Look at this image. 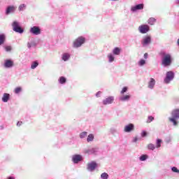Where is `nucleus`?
Segmentation results:
<instances>
[{"label":"nucleus","mask_w":179,"mask_h":179,"mask_svg":"<svg viewBox=\"0 0 179 179\" xmlns=\"http://www.w3.org/2000/svg\"><path fill=\"white\" fill-rule=\"evenodd\" d=\"M160 55L162 57V65L165 68L170 66L173 64V56H171V54L162 52Z\"/></svg>","instance_id":"nucleus-1"},{"label":"nucleus","mask_w":179,"mask_h":179,"mask_svg":"<svg viewBox=\"0 0 179 179\" xmlns=\"http://www.w3.org/2000/svg\"><path fill=\"white\" fill-rule=\"evenodd\" d=\"M169 120L174 127L177 126L178 124L177 120H179V109H174L171 112V117H169Z\"/></svg>","instance_id":"nucleus-2"},{"label":"nucleus","mask_w":179,"mask_h":179,"mask_svg":"<svg viewBox=\"0 0 179 179\" xmlns=\"http://www.w3.org/2000/svg\"><path fill=\"white\" fill-rule=\"evenodd\" d=\"M13 30L15 31V33H19L20 34H23L24 29L20 27V24L17 21H14L12 23Z\"/></svg>","instance_id":"nucleus-3"},{"label":"nucleus","mask_w":179,"mask_h":179,"mask_svg":"<svg viewBox=\"0 0 179 179\" xmlns=\"http://www.w3.org/2000/svg\"><path fill=\"white\" fill-rule=\"evenodd\" d=\"M152 44V36H145L143 37L141 40V45L142 47H149Z\"/></svg>","instance_id":"nucleus-4"},{"label":"nucleus","mask_w":179,"mask_h":179,"mask_svg":"<svg viewBox=\"0 0 179 179\" xmlns=\"http://www.w3.org/2000/svg\"><path fill=\"white\" fill-rule=\"evenodd\" d=\"M86 41V38L83 36L78 37L73 43L74 48H79V47L82 46V44H85Z\"/></svg>","instance_id":"nucleus-5"},{"label":"nucleus","mask_w":179,"mask_h":179,"mask_svg":"<svg viewBox=\"0 0 179 179\" xmlns=\"http://www.w3.org/2000/svg\"><path fill=\"white\" fill-rule=\"evenodd\" d=\"M175 74L173 71H170L166 72V77L164 80V83L169 85L174 79Z\"/></svg>","instance_id":"nucleus-6"},{"label":"nucleus","mask_w":179,"mask_h":179,"mask_svg":"<svg viewBox=\"0 0 179 179\" xmlns=\"http://www.w3.org/2000/svg\"><path fill=\"white\" fill-rule=\"evenodd\" d=\"M138 30L141 34H146L150 30V27L148 24H141L138 27Z\"/></svg>","instance_id":"nucleus-7"},{"label":"nucleus","mask_w":179,"mask_h":179,"mask_svg":"<svg viewBox=\"0 0 179 179\" xmlns=\"http://www.w3.org/2000/svg\"><path fill=\"white\" fill-rule=\"evenodd\" d=\"M29 31L34 36H38V34H41V29H40V27L38 26H34L31 27Z\"/></svg>","instance_id":"nucleus-8"},{"label":"nucleus","mask_w":179,"mask_h":179,"mask_svg":"<svg viewBox=\"0 0 179 179\" xmlns=\"http://www.w3.org/2000/svg\"><path fill=\"white\" fill-rule=\"evenodd\" d=\"M14 63L12 59H6L3 62V67L6 69H10V68H13Z\"/></svg>","instance_id":"nucleus-9"},{"label":"nucleus","mask_w":179,"mask_h":179,"mask_svg":"<svg viewBox=\"0 0 179 179\" xmlns=\"http://www.w3.org/2000/svg\"><path fill=\"white\" fill-rule=\"evenodd\" d=\"M114 103V96H110L102 101L103 106H108V104H113Z\"/></svg>","instance_id":"nucleus-10"},{"label":"nucleus","mask_w":179,"mask_h":179,"mask_svg":"<svg viewBox=\"0 0 179 179\" xmlns=\"http://www.w3.org/2000/svg\"><path fill=\"white\" fill-rule=\"evenodd\" d=\"M17 8V7H16L15 6H8L6 8L5 14L8 16V15H10V13L16 12Z\"/></svg>","instance_id":"nucleus-11"},{"label":"nucleus","mask_w":179,"mask_h":179,"mask_svg":"<svg viewBox=\"0 0 179 179\" xmlns=\"http://www.w3.org/2000/svg\"><path fill=\"white\" fill-rule=\"evenodd\" d=\"M82 160H83V157L80 155H74L72 157V162L74 164H78V163L82 162Z\"/></svg>","instance_id":"nucleus-12"},{"label":"nucleus","mask_w":179,"mask_h":179,"mask_svg":"<svg viewBox=\"0 0 179 179\" xmlns=\"http://www.w3.org/2000/svg\"><path fill=\"white\" fill-rule=\"evenodd\" d=\"M37 46V42H36V39L34 38H31L27 43L28 48H33Z\"/></svg>","instance_id":"nucleus-13"},{"label":"nucleus","mask_w":179,"mask_h":179,"mask_svg":"<svg viewBox=\"0 0 179 179\" xmlns=\"http://www.w3.org/2000/svg\"><path fill=\"white\" fill-rule=\"evenodd\" d=\"M85 153H86L87 155H97V153H99V148H89L85 151Z\"/></svg>","instance_id":"nucleus-14"},{"label":"nucleus","mask_w":179,"mask_h":179,"mask_svg":"<svg viewBox=\"0 0 179 179\" xmlns=\"http://www.w3.org/2000/svg\"><path fill=\"white\" fill-rule=\"evenodd\" d=\"M96 167H97V163L94 162H92L91 163L87 164V169L88 171H94Z\"/></svg>","instance_id":"nucleus-15"},{"label":"nucleus","mask_w":179,"mask_h":179,"mask_svg":"<svg viewBox=\"0 0 179 179\" xmlns=\"http://www.w3.org/2000/svg\"><path fill=\"white\" fill-rule=\"evenodd\" d=\"M143 3L136 4L131 8V12H136L137 10H142L143 9Z\"/></svg>","instance_id":"nucleus-16"},{"label":"nucleus","mask_w":179,"mask_h":179,"mask_svg":"<svg viewBox=\"0 0 179 179\" xmlns=\"http://www.w3.org/2000/svg\"><path fill=\"white\" fill-rule=\"evenodd\" d=\"M135 128V126L134 124L130 123L124 127V132H131V131H134V129Z\"/></svg>","instance_id":"nucleus-17"},{"label":"nucleus","mask_w":179,"mask_h":179,"mask_svg":"<svg viewBox=\"0 0 179 179\" xmlns=\"http://www.w3.org/2000/svg\"><path fill=\"white\" fill-rule=\"evenodd\" d=\"M9 100H10V94L4 93L1 98V101H3V103H8Z\"/></svg>","instance_id":"nucleus-18"},{"label":"nucleus","mask_w":179,"mask_h":179,"mask_svg":"<svg viewBox=\"0 0 179 179\" xmlns=\"http://www.w3.org/2000/svg\"><path fill=\"white\" fill-rule=\"evenodd\" d=\"M69 58H71V54L68 52H64L62 55V61H64V62H66V61H69Z\"/></svg>","instance_id":"nucleus-19"},{"label":"nucleus","mask_w":179,"mask_h":179,"mask_svg":"<svg viewBox=\"0 0 179 179\" xmlns=\"http://www.w3.org/2000/svg\"><path fill=\"white\" fill-rule=\"evenodd\" d=\"M120 101H129L131 100V95H122L119 97Z\"/></svg>","instance_id":"nucleus-20"},{"label":"nucleus","mask_w":179,"mask_h":179,"mask_svg":"<svg viewBox=\"0 0 179 179\" xmlns=\"http://www.w3.org/2000/svg\"><path fill=\"white\" fill-rule=\"evenodd\" d=\"M6 41V35L5 34H0V45H3Z\"/></svg>","instance_id":"nucleus-21"},{"label":"nucleus","mask_w":179,"mask_h":179,"mask_svg":"<svg viewBox=\"0 0 179 179\" xmlns=\"http://www.w3.org/2000/svg\"><path fill=\"white\" fill-rule=\"evenodd\" d=\"M155 85H156V80H155L154 78H150V80L148 83L149 89H153V87H155Z\"/></svg>","instance_id":"nucleus-22"},{"label":"nucleus","mask_w":179,"mask_h":179,"mask_svg":"<svg viewBox=\"0 0 179 179\" xmlns=\"http://www.w3.org/2000/svg\"><path fill=\"white\" fill-rule=\"evenodd\" d=\"M113 54H114V55H120V54H121V49L118 47L115 48L113 50Z\"/></svg>","instance_id":"nucleus-23"},{"label":"nucleus","mask_w":179,"mask_h":179,"mask_svg":"<svg viewBox=\"0 0 179 179\" xmlns=\"http://www.w3.org/2000/svg\"><path fill=\"white\" fill-rule=\"evenodd\" d=\"M58 82L60 85H65L66 83V78L61 76L59 78Z\"/></svg>","instance_id":"nucleus-24"},{"label":"nucleus","mask_w":179,"mask_h":179,"mask_svg":"<svg viewBox=\"0 0 179 179\" xmlns=\"http://www.w3.org/2000/svg\"><path fill=\"white\" fill-rule=\"evenodd\" d=\"M162 141L160 138H157L156 140V146H155V148H157V149H159V148H162Z\"/></svg>","instance_id":"nucleus-25"},{"label":"nucleus","mask_w":179,"mask_h":179,"mask_svg":"<svg viewBox=\"0 0 179 179\" xmlns=\"http://www.w3.org/2000/svg\"><path fill=\"white\" fill-rule=\"evenodd\" d=\"M148 23V24H150V26H153V24L156 23V19L155 17H150L149 18Z\"/></svg>","instance_id":"nucleus-26"},{"label":"nucleus","mask_w":179,"mask_h":179,"mask_svg":"<svg viewBox=\"0 0 179 179\" xmlns=\"http://www.w3.org/2000/svg\"><path fill=\"white\" fill-rule=\"evenodd\" d=\"M94 140V135H93V134H89L87 138V142H93Z\"/></svg>","instance_id":"nucleus-27"},{"label":"nucleus","mask_w":179,"mask_h":179,"mask_svg":"<svg viewBox=\"0 0 179 179\" xmlns=\"http://www.w3.org/2000/svg\"><path fill=\"white\" fill-rule=\"evenodd\" d=\"M38 66V62L34 61L31 65V69H36Z\"/></svg>","instance_id":"nucleus-28"},{"label":"nucleus","mask_w":179,"mask_h":179,"mask_svg":"<svg viewBox=\"0 0 179 179\" xmlns=\"http://www.w3.org/2000/svg\"><path fill=\"white\" fill-rule=\"evenodd\" d=\"M148 155H142L139 157L140 162H145V160H148Z\"/></svg>","instance_id":"nucleus-29"},{"label":"nucleus","mask_w":179,"mask_h":179,"mask_svg":"<svg viewBox=\"0 0 179 179\" xmlns=\"http://www.w3.org/2000/svg\"><path fill=\"white\" fill-rule=\"evenodd\" d=\"M108 62H114V59H115V57H114V55L113 54H111L110 53L108 55Z\"/></svg>","instance_id":"nucleus-30"},{"label":"nucleus","mask_w":179,"mask_h":179,"mask_svg":"<svg viewBox=\"0 0 179 179\" xmlns=\"http://www.w3.org/2000/svg\"><path fill=\"white\" fill-rule=\"evenodd\" d=\"M110 134H112V135H115V134H118V131L117 130V128L115 127L110 128Z\"/></svg>","instance_id":"nucleus-31"},{"label":"nucleus","mask_w":179,"mask_h":179,"mask_svg":"<svg viewBox=\"0 0 179 179\" xmlns=\"http://www.w3.org/2000/svg\"><path fill=\"white\" fill-rule=\"evenodd\" d=\"M172 141H173V137L171 136H168L165 138L166 143H171Z\"/></svg>","instance_id":"nucleus-32"},{"label":"nucleus","mask_w":179,"mask_h":179,"mask_svg":"<svg viewBox=\"0 0 179 179\" xmlns=\"http://www.w3.org/2000/svg\"><path fill=\"white\" fill-rule=\"evenodd\" d=\"M148 149L149 150H155L156 149V145H155L153 143H150L148 145Z\"/></svg>","instance_id":"nucleus-33"},{"label":"nucleus","mask_w":179,"mask_h":179,"mask_svg":"<svg viewBox=\"0 0 179 179\" xmlns=\"http://www.w3.org/2000/svg\"><path fill=\"white\" fill-rule=\"evenodd\" d=\"M171 170L172 173H176V174H179V169L176 166L171 167Z\"/></svg>","instance_id":"nucleus-34"},{"label":"nucleus","mask_w":179,"mask_h":179,"mask_svg":"<svg viewBox=\"0 0 179 179\" xmlns=\"http://www.w3.org/2000/svg\"><path fill=\"white\" fill-rule=\"evenodd\" d=\"M87 136V131H83L80 134V139H83Z\"/></svg>","instance_id":"nucleus-35"},{"label":"nucleus","mask_w":179,"mask_h":179,"mask_svg":"<svg viewBox=\"0 0 179 179\" xmlns=\"http://www.w3.org/2000/svg\"><path fill=\"white\" fill-rule=\"evenodd\" d=\"M22 92V87H17L14 90V93L15 94H19Z\"/></svg>","instance_id":"nucleus-36"},{"label":"nucleus","mask_w":179,"mask_h":179,"mask_svg":"<svg viewBox=\"0 0 179 179\" xmlns=\"http://www.w3.org/2000/svg\"><path fill=\"white\" fill-rule=\"evenodd\" d=\"M155 120V117L152 115L148 117V120L146 121L147 124H150L152 121Z\"/></svg>","instance_id":"nucleus-37"},{"label":"nucleus","mask_w":179,"mask_h":179,"mask_svg":"<svg viewBox=\"0 0 179 179\" xmlns=\"http://www.w3.org/2000/svg\"><path fill=\"white\" fill-rule=\"evenodd\" d=\"M24 9H26V4H21L18 7V10H20V12H23Z\"/></svg>","instance_id":"nucleus-38"},{"label":"nucleus","mask_w":179,"mask_h":179,"mask_svg":"<svg viewBox=\"0 0 179 179\" xmlns=\"http://www.w3.org/2000/svg\"><path fill=\"white\" fill-rule=\"evenodd\" d=\"M108 177H109L108 173H107L106 172L101 174V179H108Z\"/></svg>","instance_id":"nucleus-39"},{"label":"nucleus","mask_w":179,"mask_h":179,"mask_svg":"<svg viewBox=\"0 0 179 179\" xmlns=\"http://www.w3.org/2000/svg\"><path fill=\"white\" fill-rule=\"evenodd\" d=\"M145 64H146V60L143 59H140V61L138 62L139 66H143V65H145Z\"/></svg>","instance_id":"nucleus-40"},{"label":"nucleus","mask_w":179,"mask_h":179,"mask_svg":"<svg viewBox=\"0 0 179 179\" xmlns=\"http://www.w3.org/2000/svg\"><path fill=\"white\" fill-rule=\"evenodd\" d=\"M5 51H6V52H10V51H12V46L10 45H6L4 47Z\"/></svg>","instance_id":"nucleus-41"},{"label":"nucleus","mask_w":179,"mask_h":179,"mask_svg":"<svg viewBox=\"0 0 179 179\" xmlns=\"http://www.w3.org/2000/svg\"><path fill=\"white\" fill-rule=\"evenodd\" d=\"M127 92H128V87H124L121 90L120 94H124V93H127Z\"/></svg>","instance_id":"nucleus-42"},{"label":"nucleus","mask_w":179,"mask_h":179,"mask_svg":"<svg viewBox=\"0 0 179 179\" xmlns=\"http://www.w3.org/2000/svg\"><path fill=\"white\" fill-rule=\"evenodd\" d=\"M148 133L146 132V131H143L141 133V136L142 138H145V136H147Z\"/></svg>","instance_id":"nucleus-43"},{"label":"nucleus","mask_w":179,"mask_h":179,"mask_svg":"<svg viewBox=\"0 0 179 179\" xmlns=\"http://www.w3.org/2000/svg\"><path fill=\"white\" fill-rule=\"evenodd\" d=\"M23 124V122L19 121L17 122V127H21V125Z\"/></svg>","instance_id":"nucleus-44"},{"label":"nucleus","mask_w":179,"mask_h":179,"mask_svg":"<svg viewBox=\"0 0 179 179\" xmlns=\"http://www.w3.org/2000/svg\"><path fill=\"white\" fill-rule=\"evenodd\" d=\"M100 94H101V91H99L98 92H96V97H100Z\"/></svg>","instance_id":"nucleus-45"},{"label":"nucleus","mask_w":179,"mask_h":179,"mask_svg":"<svg viewBox=\"0 0 179 179\" xmlns=\"http://www.w3.org/2000/svg\"><path fill=\"white\" fill-rule=\"evenodd\" d=\"M6 179H16V178H15V176H8Z\"/></svg>","instance_id":"nucleus-46"},{"label":"nucleus","mask_w":179,"mask_h":179,"mask_svg":"<svg viewBox=\"0 0 179 179\" xmlns=\"http://www.w3.org/2000/svg\"><path fill=\"white\" fill-rule=\"evenodd\" d=\"M148 53H145L144 54V58H145V59H148Z\"/></svg>","instance_id":"nucleus-47"},{"label":"nucleus","mask_w":179,"mask_h":179,"mask_svg":"<svg viewBox=\"0 0 179 179\" xmlns=\"http://www.w3.org/2000/svg\"><path fill=\"white\" fill-rule=\"evenodd\" d=\"M133 142L134 143H135V142H138V138H134V139H133Z\"/></svg>","instance_id":"nucleus-48"},{"label":"nucleus","mask_w":179,"mask_h":179,"mask_svg":"<svg viewBox=\"0 0 179 179\" xmlns=\"http://www.w3.org/2000/svg\"><path fill=\"white\" fill-rule=\"evenodd\" d=\"M0 129H3V126H1Z\"/></svg>","instance_id":"nucleus-49"},{"label":"nucleus","mask_w":179,"mask_h":179,"mask_svg":"<svg viewBox=\"0 0 179 179\" xmlns=\"http://www.w3.org/2000/svg\"><path fill=\"white\" fill-rule=\"evenodd\" d=\"M176 2L179 4V0H176Z\"/></svg>","instance_id":"nucleus-50"},{"label":"nucleus","mask_w":179,"mask_h":179,"mask_svg":"<svg viewBox=\"0 0 179 179\" xmlns=\"http://www.w3.org/2000/svg\"><path fill=\"white\" fill-rule=\"evenodd\" d=\"M112 1H118V0H112Z\"/></svg>","instance_id":"nucleus-51"}]
</instances>
